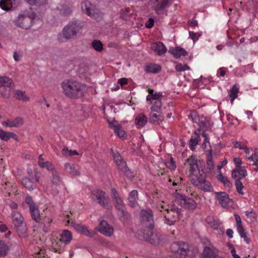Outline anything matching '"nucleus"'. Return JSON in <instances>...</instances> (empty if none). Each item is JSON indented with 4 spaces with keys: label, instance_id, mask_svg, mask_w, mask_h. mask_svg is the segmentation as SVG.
<instances>
[{
    "label": "nucleus",
    "instance_id": "nucleus-47",
    "mask_svg": "<svg viewBox=\"0 0 258 258\" xmlns=\"http://www.w3.org/2000/svg\"><path fill=\"white\" fill-rule=\"evenodd\" d=\"M62 153L63 155L65 156H72V155H78V153L76 150H69L68 148H64L62 150Z\"/></svg>",
    "mask_w": 258,
    "mask_h": 258
},
{
    "label": "nucleus",
    "instance_id": "nucleus-43",
    "mask_svg": "<svg viewBox=\"0 0 258 258\" xmlns=\"http://www.w3.org/2000/svg\"><path fill=\"white\" fill-rule=\"evenodd\" d=\"M17 99L24 102H28L29 101L30 98L26 95L25 92L17 90Z\"/></svg>",
    "mask_w": 258,
    "mask_h": 258
},
{
    "label": "nucleus",
    "instance_id": "nucleus-17",
    "mask_svg": "<svg viewBox=\"0 0 258 258\" xmlns=\"http://www.w3.org/2000/svg\"><path fill=\"white\" fill-rule=\"evenodd\" d=\"M99 231L107 236H111L113 233L114 229L106 221L103 220L99 224Z\"/></svg>",
    "mask_w": 258,
    "mask_h": 258
},
{
    "label": "nucleus",
    "instance_id": "nucleus-51",
    "mask_svg": "<svg viewBox=\"0 0 258 258\" xmlns=\"http://www.w3.org/2000/svg\"><path fill=\"white\" fill-rule=\"evenodd\" d=\"M25 202L28 205L29 209L36 206L35 203L34 202L32 197L30 196L26 197L25 200Z\"/></svg>",
    "mask_w": 258,
    "mask_h": 258
},
{
    "label": "nucleus",
    "instance_id": "nucleus-45",
    "mask_svg": "<svg viewBox=\"0 0 258 258\" xmlns=\"http://www.w3.org/2000/svg\"><path fill=\"white\" fill-rule=\"evenodd\" d=\"M199 138V136L192 137L189 142V148L191 150L195 149V146L198 144V139Z\"/></svg>",
    "mask_w": 258,
    "mask_h": 258
},
{
    "label": "nucleus",
    "instance_id": "nucleus-23",
    "mask_svg": "<svg viewBox=\"0 0 258 258\" xmlns=\"http://www.w3.org/2000/svg\"><path fill=\"white\" fill-rule=\"evenodd\" d=\"M16 6V0H1L0 7L4 10H15Z\"/></svg>",
    "mask_w": 258,
    "mask_h": 258
},
{
    "label": "nucleus",
    "instance_id": "nucleus-49",
    "mask_svg": "<svg viewBox=\"0 0 258 258\" xmlns=\"http://www.w3.org/2000/svg\"><path fill=\"white\" fill-rule=\"evenodd\" d=\"M130 13L129 8H125L124 10H121L120 12V17L124 20H127L128 18V15Z\"/></svg>",
    "mask_w": 258,
    "mask_h": 258
},
{
    "label": "nucleus",
    "instance_id": "nucleus-10",
    "mask_svg": "<svg viewBox=\"0 0 258 258\" xmlns=\"http://www.w3.org/2000/svg\"><path fill=\"white\" fill-rule=\"evenodd\" d=\"M176 198L179 204L184 208L194 210L197 207V204L194 200L184 195L178 194Z\"/></svg>",
    "mask_w": 258,
    "mask_h": 258
},
{
    "label": "nucleus",
    "instance_id": "nucleus-4",
    "mask_svg": "<svg viewBox=\"0 0 258 258\" xmlns=\"http://www.w3.org/2000/svg\"><path fill=\"white\" fill-rule=\"evenodd\" d=\"M82 27L76 22L70 23L63 29V37L67 39H70L75 37L80 32Z\"/></svg>",
    "mask_w": 258,
    "mask_h": 258
},
{
    "label": "nucleus",
    "instance_id": "nucleus-16",
    "mask_svg": "<svg viewBox=\"0 0 258 258\" xmlns=\"http://www.w3.org/2000/svg\"><path fill=\"white\" fill-rule=\"evenodd\" d=\"M216 195L222 207L225 208L230 207V203L232 202V200L229 198L228 195L226 192H216Z\"/></svg>",
    "mask_w": 258,
    "mask_h": 258
},
{
    "label": "nucleus",
    "instance_id": "nucleus-56",
    "mask_svg": "<svg viewBox=\"0 0 258 258\" xmlns=\"http://www.w3.org/2000/svg\"><path fill=\"white\" fill-rule=\"evenodd\" d=\"M31 5H41L45 3L46 0H25Z\"/></svg>",
    "mask_w": 258,
    "mask_h": 258
},
{
    "label": "nucleus",
    "instance_id": "nucleus-52",
    "mask_svg": "<svg viewBox=\"0 0 258 258\" xmlns=\"http://www.w3.org/2000/svg\"><path fill=\"white\" fill-rule=\"evenodd\" d=\"M2 124L7 127H14L16 126L15 120H7L2 122Z\"/></svg>",
    "mask_w": 258,
    "mask_h": 258
},
{
    "label": "nucleus",
    "instance_id": "nucleus-54",
    "mask_svg": "<svg viewBox=\"0 0 258 258\" xmlns=\"http://www.w3.org/2000/svg\"><path fill=\"white\" fill-rule=\"evenodd\" d=\"M190 178L191 183L197 187L202 178L195 177L194 174H190Z\"/></svg>",
    "mask_w": 258,
    "mask_h": 258
},
{
    "label": "nucleus",
    "instance_id": "nucleus-27",
    "mask_svg": "<svg viewBox=\"0 0 258 258\" xmlns=\"http://www.w3.org/2000/svg\"><path fill=\"white\" fill-rule=\"evenodd\" d=\"M198 188L204 191H210L212 189V186L211 183L205 179L201 178L200 183L198 185Z\"/></svg>",
    "mask_w": 258,
    "mask_h": 258
},
{
    "label": "nucleus",
    "instance_id": "nucleus-7",
    "mask_svg": "<svg viewBox=\"0 0 258 258\" xmlns=\"http://www.w3.org/2000/svg\"><path fill=\"white\" fill-rule=\"evenodd\" d=\"M141 232L145 240L149 241L154 245H158L160 243L162 240L161 234L157 232L153 231L152 229L145 230Z\"/></svg>",
    "mask_w": 258,
    "mask_h": 258
},
{
    "label": "nucleus",
    "instance_id": "nucleus-46",
    "mask_svg": "<svg viewBox=\"0 0 258 258\" xmlns=\"http://www.w3.org/2000/svg\"><path fill=\"white\" fill-rule=\"evenodd\" d=\"M8 247L2 241H0V258L7 255Z\"/></svg>",
    "mask_w": 258,
    "mask_h": 258
},
{
    "label": "nucleus",
    "instance_id": "nucleus-26",
    "mask_svg": "<svg viewBox=\"0 0 258 258\" xmlns=\"http://www.w3.org/2000/svg\"><path fill=\"white\" fill-rule=\"evenodd\" d=\"M138 198V192L137 190H132L128 197V205L135 208L138 205L137 200Z\"/></svg>",
    "mask_w": 258,
    "mask_h": 258
},
{
    "label": "nucleus",
    "instance_id": "nucleus-8",
    "mask_svg": "<svg viewBox=\"0 0 258 258\" xmlns=\"http://www.w3.org/2000/svg\"><path fill=\"white\" fill-rule=\"evenodd\" d=\"M232 144L234 145V148H238L240 149H243L246 154L247 157L248 159L250 161H252L253 162L252 165L256 166L255 168H254L255 171H258V149H255L254 150V156L249 155L250 151L249 149L245 146L244 144L242 145L237 146V144H238L237 141L232 140Z\"/></svg>",
    "mask_w": 258,
    "mask_h": 258
},
{
    "label": "nucleus",
    "instance_id": "nucleus-19",
    "mask_svg": "<svg viewBox=\"0 0 258 258\" xmlns=\"http://www.w3.org/2000/svg\"><path fill=\"white\" fill-rule=\"evenodd\" d=\"M247 175V171L244 166L235 167L232 170L231 176L235 180H241Z\"/></svg>",
    "mask_w": 258,
    "mask_h": 258
},
{
    "label": "nucleus",
    "instance_id": "nucleus-37",
    "mask_svg": "<svg viewBox=\"0 0 258 258\" xmlns=\"http://www.w3.org/2000/svg\"><path fill=\"white\" fill-rule=\"evenodd\" d=\"M207 169L211 171L214 168V161L213 160V156L212 154V150L210 149L207 151Z\"/></svg>",
    "mask_w": 258,
    "mask_h": 258
},
{
    "label": "nucleus",
    "instance_id": "nucleus-15",
    "mask_svg": "<svg viewBox=\"0 0 258 258\" xmlns=\"http://www.w3.org/2000/svg\"><path fill=\"white\" fill-rule=\"evenodd\" d=\"M71 224L76 230L86 236L91 238L95 234V232L93 231L89 230L86 227L83 225L77 224L74 221H72Z\"/></svg>",
    "mask_w": 258,
    "mask_h": 258
},
{
    "label": "nucleus",
    "instance_id": "nucleus-29",
    "mask_svg": "<svg viewBox=\"0 0 258 258\" xmlns=\"http://www.w3.org/2000/svg\"><path fill=\"white\" fill-rule=\"evenodd\" d=\"M51 183L56 185H59L62 182V179L60 175V173L55 170H52L51 172V176L50 177Z\"/></svg>",
    "mask_w": 258,
    "mask_h": 258
},
{
    "label": "nucleus",
    "instance_id": "nucleus-25",
    "mask_svg": "<svg viewBox=\"0 0 258 258\" xmlns=\"http://www.w3.org/2000/svg\"><path fill=\"white\" fill-rule=\"evenodd\" d=\"M117 211V215L119 219L122 222H126L130 217V215L128 212L126 210L125 206L116 209Z\"/></svg>",
    "mask_w": 258,
    "mask_h": 258
},
{
    "label": "nucleus",
    "instance_id": "nucleus-50",
    "mask_svg": "<svg viewBox=\"0 0 258 258\" xmlns=\"http://www.w3.org/2000/svg\"><path fill=\"white\" fill-rule=\"evenodd\" d=\"M239 92V88L234 85L231 89L230 93L229 94L230 97L237 98V93Z\"/></svg>",
    "mask_w": 258,
    "mask_h": 258
},
{
    "label": "nucleus",
    "instance_id": "nucleus-35",
    "mask_svg": "<svg viewBox=\"0 0 258 258\" xmlns=\"http://www.w3.org/2000/svg\"><path fill=\"white\" fill-rule=\"evenodd\" d=\"M60 236V241L65 244L70 243L72 239V233L68 230H63Z\"/></svg>",
    "mask_w": 258,
    "mask_h": 258
},
{
    "label": "nucleus",
    "instance_id": "nucleus-55",
    "mask_svg": "<svg viewBox=\"0 0 258 258\" xmlns=\"http://www.w3.org/2000/svg\"><path fill=\"white\" fill-rule=\"evenodd\" d=\"M40 167L42 168H45L47 170H50L51 172H52V170H55L54 169L52 164L51 162H48V161L45 162L44 163V164L41 165V166H40Z\"/></svg>",
    "mask_w": 258,
    "mask_h": 258
},
{
    "label": "nucleus",
    "instance_id": "nucleus-42",
    "mask_svg": "<svg viewBox=\"0 0 258 258\" xmlns=\"http://www.w3.org/2000/svg\"><path fill=\"white\" fill-rule=\"evenodd\" d=\"M162 97V94L161 93H154L153 94H152V95H148L146 100L148 102H149L150 104H151L153 100L161 99Z\"/></svg>",
    "mask_w": 258,
    "mask_h": 258
},
{
    "label": "nucleus",
    "instance_id": "nucleus-62",
    "mask_svg": "<svg viewBox=\"0 0 258 258\" xmlns=\"http://www.w3.org/2000/svg\"><path fill=\"white\" fill-rule=\"evenodd\" d=\"M234 162L236 165V167H241L240 165L242 164L241 160L239 158H234Z\"/></svg>",
    "mask_w": 258,
    "mask_h": 258
},
{
    "label": "nucleus",
    "instance_id": "nucleus-22",
    "mask_svg": "<svg viewBox=\"0 0 258 258\" xmlns=\"http://www.w3.org/2000/svg\"><path fill=\"white\" fill-rule=\"evenodd\" d=\"M108 123L109 125L113 128L116 135L120 138L123 137L125 132L121 125L116 120H113L112 121H109Z\"/></svg>",
    "mask_w": 258,
    "mask_h": 258
},
{
    "label": "nucleus",
    "instance_id": "nucleus-28",
    "mask_svg": "<svg viewBox=\"0 0 258 258\" xmlns=\"http://www.w3.org/2000/svg\"><path fill=\"white\" fill-rule=\"evenodd\" d=\"M169 51L176 58H178L182 55L185 56L187 54V51L184 49L179 47L170 49Z\"/></svg>",
    "mask_w": 258,
    "mask_h": 258
},
{
    "label": "nucleus",
    "instance_id": "nucleus-5",
    "mask_svg": "<svg viewBox=\"0 0 258 258\" xmlns=\"http://www.w3.org/2000/svg\"><path fill=\"white\" fill-rule=\"evenodd\" d=\"M160 208L164 209L165 213L164 214L166 223L169 225H172L179 219V212L178 209H171L169 210L163 205H160Z\"/></svg>",
    "mask_w": 258,
    "mask_h": 258
},
{
    "label": "nucleus",
    "instance_id": "nucleus-38",
    "mask_svg": "<svg viewBox=\"0 0 258 258\" xmlns=\"http://www.w3.org/2000/svg\"><path fill=\"white\" fill-rule=\"evenodd\" d=\"M15 136V134L5 131L3 130H0V139L4 141H8L10 138H13Z\"/></svg>",
    "mask_w": 258,
    "mask_h": 258
},
{
    "label": "nucleus",
    "instance_id": "nucleus-57",
    "mask_svg": "<svg viewBox=\"0 0 258 258\" xmlns=\"http://www.w3.org/2000/svg\"><path fill=\"white\" fill-rule=\"evenodd\" d=\"M234 217H235V221L236 223L237 229H240L241 227H243L241 224L242 222L241 221V218H240V216L238 214H234Z\"/></svg>",
    "mask_w": 258,
    "mask_h": 258
},
{
    "label": "nucleus",
    "instance_id": "nucleus-63",
    "mask_svg": "<svg viewBox=\"0 0 258 258\" xmlns=\"http://www.w3.org/2000/svg\"><path fill=\"white\" fill-rule=\"evenodd\" d=\"M237 230L238 233H239L241 237H242L243 235L247 233V232L245 231V229L243 228V227H241L240 229H237Z\"/></svg>",
    "mask_w": 258,
    "mask_h": 258
},
{
    "label": "nucleus",
    "instance_id": "nucleus-60",
    "mask_svg": "<svg viewBox=\"0 0 258 258\" xmlns=\"http://www.w3.org/2000/svg\"><path fill=\"white\" fill-rule=\"evenodd\" d=\"M154 24V20L152 18H149L145 24V26L148 28L153 27Z\"/></svg>",
    "mask_w": 258,
    "mask_h": 258
},
{
    "label": "nucleus",
    "instance_id": "nucleus-44",
    "mask_svg": "<svg viewBox=\"0 0 258 258\" xmlns=\"http://www.w3.org/2000/svg\"><path fill=\"white\" fill-rule=\"evenodd\" d=\"M52 220L49 218H45L43 222L42 230L45 233H47L49 230L50 223Z\"/></svg>",
    "mask_w": 258,
    "mask_h": 258
},
{
    "label": "nucleus",
    "instance_id": "nucleus-2",
    "mask_svg": "<svg viewBox=\"0 0 258 258\" xmlns=\"http://www.w3.org/2000/svg\"><path fill=\"white\" fill-rule=\"evenodd\" d=\"M36 17V14L30 9L20 14L17 18V26L28 29L32 25V21Z\"/></svg>",
    "mask_w": 258,
    "mask_h": 258
},
{
    "label": "nucleus",
    "instance_id": "nucleus-1",
    "mask_svg": "<svg viewBox=\"0 0 258 258\" xmlns=\"http://www.w3.org/2000/svg\"><path fill=\"white\" fill-rule=\"evenodd\" d=\"M63 93L69 98L76 99L84 96L85 87L81 83L67 80L61 84Z\"/></svg>",
    "mask_w": 258,
    "mask_h": 258
},
{
    "label": "nucleus",
    "instance_id": "nucleus-9",
    "mask_svg": "<svg viewBox=\"0 0 258 258\" xmlns=\"http://www.w3.org/2000/svg\"><path fill=\"white\" fill-rule=\"evenodd\" d=\"M12 80L9 77H0V94L4 98H8L11 95Z\"/></svg>",
    "mask_w": 258,
    "mask_h": 258
},
{
    "label": "nucleus",
    "instance_id": "nucleus-33",
    "mask_svg": "<svg viewBox=\"0 0 258 258\" xmlns=\"http://www.w3.org/2000/svg\"><path fill=\"white\" fill-rule=\"evenodd\" d=\"M65 170L72 176L79 175L80 172L76 166L74 165H71L69 163H66L64 164Z\"/></svg>",
    "mask_w": 258,
    "mask_h": 258
},
{
    "label": "nucleus",
    "instance_id": "nucleus-32",
    "mask_svg": "<svg viewBox=\"0 0 258 258\" xmlns=\"http://www.w3.org/2000/svg\"><path fill=\"white\" fill-rule=\"evenodd\" d=\"M148 121V118L144 114H139L135 119V123L138 128L144 126Z\"/></svg>",
    "mask_w": 258,
    "mask_h": 258
},
{
    "label": "nucleus",
    "instance_id": "nucleus-59",
    "mask_svg": "<svg viewBox=\"0 0 258 258\" xmlns=\"http://www.w3.org/2000/svg\"><path fill=\"white\" fill-rule=\"evenodd\" d=\"M208 223L210 225L211 227L214 229H217L219 227V224L215 220L212 221V219H209Z\"/></svg>",
    "mask_w": 258,
    "mask_h": 258
},
{
    "label": "nucleus",
    "instance_id": "nucleus-39",
    "mask_svg": "<svg viewBox=\"0 0 258 258\" xmlns=\"http://www.w3.org/2000/svg\"><path fill=\"white\" fill-rule=\"evenodd\" d=\"M218 179L223 182L225 186L228 189H230L232 186L231 182L229 180L228 178L226 176H223L221 173L218 175Z\"/></svg>",
    "mask_w": 258,
    "mask_h": 258
},
{
    "label": "nucleus",
    "instance_id": "nucleus-61",
    "mask_svg": "<svg viewBox=\"0 0 258 258\" xmlns=\"http://www.w3.org/2000/svg\"><path fill=\"white\" fill-rule=\"evenodd\" d=\"M208 123L207 121H200L199 123V132H200V130L202 128H204L205 127H207V124Z\"/></svg>",
    "mask_w": 258,
    "mask_h": 258
},
{
    "label": "nucleus",
    "instance_id": "nucleus-53",
    "mask_svg": "<svg viewBox=\"0 0 258 258\" xmlns=\"http://www.w3.org/2000/svg\"><path fill=\"white\" fill-rule=\"evenodd\" d=\"M175 69L177 71L182 72L189 70V67L186 64H182L180 63L177 64L175 67Z\"/></svg>",
    "mask_w": 258,
    "mask_h": 258
},
{
    "label": "nucleus",
    "instance_id": "nucleus-14",
    "mask_svg": "<svg viewBox=\"0 0 258 258\" xmlns=\"http://www.w3.org/2000/svg\"><path fill=\"white\" fill-rule=\"evenodd\" d=\"M35 180L33 181L28 177H24L21 181L22 184L27 189L32 190L36 188V184L39 182V178L37 175V171L34 170Z\"/></svg>",
    "mask_w": 258,
    "mask_h": 258
},
{
    "label": "nucleus",
    "instance_id": "nucleus-18",
    "mask_svg": "<svg viewBox=\"0 0 258 258\" xmlns=\"http://www.w3.org/2000/svg\"><path fill=\"white\" fill-rule=\"evenodd\" d=\"M19 232L20 236L25 237L27 232L26 224L24 222V218L21 215L17 216V232Z\"/></svg>",
    "mask_w": 258,
    "mask_h": 258
},
{
    "label": "nucleus",
    "instance_id": "nucleus-48",
    "mask_svg": "<svg viewBox=\"0 0 258 258\" xmlns=\"http://www.w3.org/2000/svg\"><path fill=\"white\" fill-rule=\"evenodd\" d=\"M235 184L237 192L239 194L243 195V192L242 191V189L243 188L244 186H243L242 183L241 182L240 180H235Z\"/></svg>",
    "mask_w": 258,
    "mask_h": 258
},
{
    "label": "nucleus",
    "instance_id": "nucleus-12",
    "mask_svg": "<svg viewBox=\"0 0 258 258\" xmlns=\"http://www.w3.org/2000/svg\"><path fill=\"white\" fill-rule=\"evenodd\" d=\"M170 0H151L150 5L157 14H163Z\"/></svg>",
    "mask_w": 258,
    "mask_h": 258
},
{
    "label": "nucleus",
    "instance_id": "nucleus-21",
    "mask_svg": "<svg viewBox=\"0 0 258 258\" xmlns=\"http://www.w3.org/2000/svg\"><path fill=\"white\" fill-rule=\"evenodd\" d=\"M113 156L114 161L119 169L127 176H129V174L127 173V168L126 167V163L124 162L121 156L118 153H114Z\"/></svg>",
    "mask_w": 258,
    "mask_h": 258
},
{
    "label": "nucleus",
    "instance_id": "nucleus-20",
    "mask_svg": "<svg viewBox=\"0 0 258 258\" xmlns=\"http://www.w3.org/2000/svg\"><path fill=\"white\" fill-rule=\"evenodd\" d=\"M111 194L113 201L114 202V207L115 209L125 206L121 197L114 188L111 189Z\"/></svg>",
    "mask_w": 258,
    "mask_h": 258
},
{
    "label": "nucleus",
    "instance_id": "nucleus-11",
    "mask_svg": "<svg viewBox=\"0 0 258 258\" xmlns=\"http://www.w3.org/2000/svg\"><path fill=\"white\" fill-rule=\"evenodd\" d=\"M82 11L91 18L96 19L99 14V11L88 1H84L81 4Z\"/></svg>",
    "mask_w": 258,
    "mask_h": 258
},
{
    "label": "nucleus",
    "instance_id": "nucleus-58",
    "mask_svg": "<svg viewBox=\"0 0 258 258\" xmlns=\"http://www.w3.org/2000/svg\"><path fill=\"white\" fill-rule=\"evenodd\" d=\"M189 35L190 38L192 39L194 42H195L196 40H198L199 37L201 36L199 33H195L191 31L189 32Z\"/></svg>",
    "mask_w": 258,
    "mask_h": 258
},
{
    "label": "nucleus",
    "instance_id": "nucleus-31",
    "mask_svg": "<svg viewBox=\"0 0 258 258\" xmlns=\"http://www.w3.org/2000/svg\"><path fill=\"white\" fill-rule=\"evenodd\" d=\"M152 49L161 55L165 53L167 50L165 45L161 42L155 43L152 45Z\"/></svg>",
    "mask_w": 258,
    "mask_h": 258
},
{
    "label": "nucleus",
    "instance_id": "nucleus-40",
    "mask_svg": "<svg viewBox=\"0 0 258 258\" xmlns=\"http://www.w3.org/2000/svg\"><path fill=\"white\" fill-rule=\"evenodd\" d=\"M92 47L97 51L101 52L103 49V45L101 41L94 40L92 42Z\"/></svg>",
    "mask_w": 258,
    "mask_h": 258
},
{
    "label": "nucleus",
    "instance_id": "nucleus-64",
    "mask_svg": "<svg viewBox=\"0 0 258 258\" xmlns=\"http://www.w3.org/2000/svg\"><path fill=\"white\" fill-rule=\"evenodd\" d=\"M118 82L121 86H123L127 83V80L126 78H121L118 80Z\"/></svg>",
    "mask_w": 258,
    "mask_h": 258
},
{
    "label": "nucleus",
    "instance_id": "nucleus-41",
    "mask_svg": "<svg viewBox=\"0 0 258 258\" xmlns=\"http://www.w3.org/2000/svg\"><path fill=\"white\" fill-rule=\"evenodd\" d=\"M162 105L161 99H157L153 102V105L151 107L152 112H159Z\"/></svg>",
    "mask_w": 258,
    "mask_h": 258
},
{
    "label": "nucleus",
    "instance_id": "nucleus-30",
    "mask_svg": "<svg viewBox=\"0 0 258 258\" xmlns=\"http://www.w3.org/2000/svg\"><path fill=\"white\" fill-rule=\"evenodd\" d=\"M150 122L153 124H160L164 119L162 114L157 115L154 112H151L149 115Z\"/></svg>",
    "mask_w": 258,
    "mask_h": 258
},
{
    "label": "nucleus",
    "instance_id": "nucleus-34",
    "mask_svg": "<svg viewBox=\"0 0 258 258\" xmlns=\"http://www.w3.org/2000/svg\"><path fill=\"white\" fill-rule=\"evenodd\" d=\"M29 210L32 219L36 222H39L40 219V215L38 206L36 205L30 208Z\"/></svg>",
    "mask_w": 258,
    "mask_h": 258
},
{
    "label": "nucleus",
    "instance_id": "nucleus-13",
    "mask_svg": "<svg viewBox=\"0 0 258 258\" xmlns=\"http://www.w3.org/2000/svg\"><path fill=\"white\" fill-rule=\"evenodd\" d=\"M218 253V250L213 246H205L200 258H225Z\"/></svg>",
    "mask_w": 258,
    "mask_h": 258
},
{
    "label": "nucleus",
    "instance_id": "nucleus-24",
    "mask_svg": "<svg viewBox=\"0 0 258 258\" xmlns=\"http://www.w3.org/2000/svg\"><path fill=\"white\" fill-rule=\"evenodd\" d=\"M186 162L189 164L190 174H194L197 169H198L197 160L194 156H190L186 160Z\"/></svg>",
    "mask_w": 258,
    "mask_h": 258
},
{
    "label": "nucleus",
    "instance_id": "nucleus-6",
    "mask_svg": "<svg viewBox=\"0 0 258 258\" xmlns=\"http://www.w3.org/2000/svg\"><path fill=\"white\" fill-rule=\"evenodd\" d=\"M140 220L142 225L148 229L154 227L153 214L151 210H142L140 213Z\"/></svg>",
    "mask_w": 258,
    "mask_h": 258
},
{
    "label": "nucleus",
    "instance_id": "nucleus-3",
    "mask_svg": "<svg viewBox=\"0 0 258 258\" xmlns=\"http://www.w3.org/2000/svg\"><path fill=\"white\" fill-rule=\"evenodd\" d=\"M91 198L94 202L104 208L109 209V198L105 192L99 189L93 190L91 192Z\"/></svg>",
    "mask_w": 258,
    "mask_h": 258
},
{
    "label": "nucleus",
    "instance_id": "nucleus-36",
    "mask_svg": "<svg viewBox=\"0 0 258 258\" xmlns=\"http://www.w3.org/2000/svg\"><path fill=\"white\" fill-rule=\"evenodd\" d=\"M161 67L156 64H150L145 67V71L147 73H157L161 70Z\"/></svg>",
    "mask_w": 258,
    "mask_h": 258
}]
</instances>
